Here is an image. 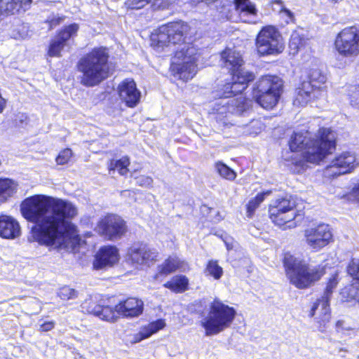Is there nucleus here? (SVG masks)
<instances>
[{"instance_id": "obj_1", "label": "nucleus", "mask_w": 359, "mask_h": 359, "mask_svg": "<svg viewBox=\"0 0 359 359\" xmlns=\"http://www.w3.org/2000/svg\"><path fill=\"white\" fill-rule=\"evenodd\" d=\"M20 210L25 219L36 224L34 236L40 244L67 250H73L79 244L76 227L71 222L78 210L72 202L35 195L22 201Z\"/></svg>"}, {"instance_id": "obj_2", "label": "nucleus", "mask_w": 359, "mask_h": 359, "mask_svg": "<svg viewBox=\"0 0 359 359\" xmlns=\"http://www.w3.org/2000/svg\"><path fill=\"white\" fill-rule=\"evenodd\" d=\"M292 151H302L303 161L295 163L304 168V163L318 164L335 148V135L330 128H320L314 136L306 130L295 131L289 142Z\"/></svg>"}, {"instance_id": "obj_3", "label": "nucleus", "mask_w": 359, "mask_h": 359, "mask_svg": "<svg viewBox=\"0 0 359 359\" xmlns=\"http://www.w3.org/2000/svg\"><path fill=\"white\" fill-rule=\"evenodd\" d=\"M232 74V82L224 86L222 96L217 100L212 108V114L218 116L216 118L222 120V117L228 113L242 114L250 109L251 100L243 96L228 100L231 95L241 93L248 86V83L254 80L253 74L248 71H241Z\"/></svg>"}, {"instance_id": "obj_4", "label": "nucleus", "mask_w": 359, "mask_h": 359, "mask_svg": "<svg viewBox=\"0 0 359 359\" xmlns=\"http://www.w3.org/2000/svg\"><path fill=\"white\" fill-rule=\"evenodd\" d=\"M109 54L104 48H94L79 62L78 69L82 73L81 83L94 86L109 76Z\"/></svg>"}, {"instance_id": "obj_5", "label": "nucleus", "mask_w": 359, "mask_h": 359, "mask_svg": "<svg viewBox=\"0 0 359 359\" xmlns=\"http://www.w3.org/2000/svg\"><path fill=\"white\" fill-rule=\"evenodd\" d=\"M283 264L290 283L299 289L310 287L324 274V268L313 266L289 252L284 255Z\"/></svg>"}, {"instance_id": "obj_6", "label": "nucleus", "mask_w": 359, "mask_h": 359, "mask_svg": "<svg viewBox=\"0 0 359 359\" xmlns=\"http://www.w3.org/2000/svg\"><path fill=\"white\" fill-rule=\"evenodd\" d=\"M236 316V309L219 299L210 303L208 313L200 321L205 336L217 335L231 327Z\"/></svg>"}, {"instance_id": "obj_7", "label": "nucleus", "mask_w": 359, "mask_h": 359, "mask_svg": "<svg viewBox=\"0 0 359 359\" xmlns=\"http://www.w3.org/2000/svg\"><path fill=\"white\" fill-rule=\"evenodd\" d=\"M189 30V25L183 21L163 25L151 33V46L158 53L170 50L172 46L184 41Z\"/></svg>"}, {"instance_id": "obj_8", "label": "nucleus", "mask_w": 359, "mask_h": 359, "mask_svg": "<svg viewBox=\"0 0 359 359\" xmlns=\"http://www.w3.org/2000/svg\"><path fill=\"white\" fill-rule=\"evenodd\" d=\"M200 53L193 43H184L172 57L170 70L172 75L184 81L192 79L197 72Z\"/></svg>"}, {"instance_id": "obj_9", "label": "nucleus", "mask_w": 359, "mask_h": 359, "mask_svg": "<svg viewBox=\"0 0 359 359\" xmlns=\"http://www.w3.org/2000/svg\"><path fill=\"white\" fill-rule=\"evenodd\" d=\"M308 81H303L295 90L293 104L305 106L310 101L318 99L325 93L326 77L318 69H311Z\"/></svg>"}, {"instance_id": "obj_10", "label": "nucleus", "mask_w": 359, "mask_h": 359, "mask_svg": "<svg viewBox=\"0 0 359 359\" xmlns=\"http://www.w3.org/2000/svg\"><path fill=\"white\" fill-rule=\"evenodd\" d=\"M282 81L277 76H263L257 84L253 97L262 107L269 109L275 107L280 98Z\"/></svg>"}, {"instance_id": "obj_11", "label": "nucleus", "mask_w": 359, "mask_h": 359, "mask_svg": "<svg viewBox=\"0 0 359 359\" xmlns=\"http://www.w3.org/2000/svg\"><path fill=\"white\" fill-rule=\"evenodd\" d=\"M269 213L272 222L285 228H294L297 226L294 221L297 217L295 203L287 198H278L269 206Z\"/></svg>"}, {"instance_id": "obj_12", "label": "nucleus", "mask_w": 359, "mask_h": 359, "mask_svg": "<svg viewBox=\"0 0 359 359\" xmlns=\"http://www.w3.org/2000/svg\"><path fill=\"white\" fill-rule=\"evenodd\" d=\"M256 47L261 55H276L283 52L284 43L279 31L274 26L268 25L259 32Z\"/></svg>"}, {"instance_id": "obj_13", "label": "nucleus", "mask_w": 359, "mask_h": 359, "mask_svg": "<svg viewBox=\"0 0 359 359\" xmlns=\"http://www.w3.org/2000/svg\"><path fill=\"white\" fill-rule=\"evenodd\" d=\"M334 49L339 55L352 58L359 55V28L352 26L340 31L334 40Z\"/></svg>"}, {"instance_id": "obj_14", "label": "nucleus", "mask_w": 359, "mask_h": 359, "mask_svg": "<svg viewBox=\"0 0 359 359\" xmlns=\"http://www.w3.org/2000/svg\"><path fill=\"white\" fill-rule=\"evenodd\" d=\"M303 235L305 245L314 252L320 251L332 241L330 228L324 223L308 226L304 230Z\"/></svg>"}, {"instance_id": "obj_15", "label": "nucleus", "mask_w": 359, "mask_h": 359, "mask_svg": "<svg viewBox=\"0 0 359 359\" xmlns=\"http://www.w3.org/2000/svg\"><path fill=\"white\" fill-rule=\"evenodd\" d=\"M359 166V161L353 151H343L336 155L325 167L323 175L332 178L352 172Z\"/></svg>"}, {"instance_id": "obj_16", "label": "nucleus", "mask_w": 359, "mask_h": 359, "mask_svg": "<svg viewBox=\"0 0 359 359\" xmlns=\"http://www.w3.org/2000/svg\"><path fill=\"white\" fill-rule=\"evenodd\" d=\"M95 230L105 239L114 241L125 236L128 227L126 222L120 216L107 214L98 221Z\"/></svg>"}, {"instance_id": "obj_17", "label": "nucleus", "mask_w": 359, "mask_h": 359, "mask_svg": "<svg viewBox=\"0 0 359 359\" xmlns=\"http://www.w3.org/2000/svg\"><path fill=\"white\" fill-rule=\"evenodd\" d=\"M348 273L353 277L352 284L341 290L340 296L343 302H359V259H352L347 266Z\"/></svg>"}, {"instance_id": "obj_18", "label": "nucleus", "mask_w": 359, "mask_h": 359, "mask_svg": "<svg viewBox=\"0 0 359 359\" xmlns=\"http://www.w3.org/2000/svg\"><path fill=\"white\" fill-rule=\"evenodd\" d=\"M128 256L133 264L149 266L157 261L158 252L147 245H140L129 248Z\"/></svg>"}, {"instance_id": "obj_19", "label": "nucleus", "mask_w": 359, "mask_h": 359, "mask_svg": "<svg viewBox=\"0 0 359 359\" xmlns=\"http://www.w3.org/2000/svg\"><path fill=\"white\" fill-rule=\"evenodd\" d=\"M81 306L82 311L93 314L94 316L99 317L100 319L108 322H113L117 318V315L118 314L116 311V306L113 308L109 306H102L100 304H96L93 302L86 301Z\"/></svg>"}, {"instance_id": "obj_20", "label": "nucleus", "mask_w": 359, "mask_h": 359, "mask_svg": "<svg viewBox=\"0 0 359 359\" xmlns=\"http://www.w3.org/2000/svg\"><path fill=\"white\" fill-rule=\"evenodd\" d=\"M118 95L120 98L129 107L136 106L141 96L140 92L137 89L135 81L129 79L124 80L119 84Z\"/></svg>"}, {"instance_id": "obj_21", "label": "nucleus", "mask_w": 359, "mask_h": 359, "mask_svg": "<svg viewBox=\"0 0 359 359\" xmlns=\"http://www.w3.org/2000/svg\"><path fill=\"white\" fill-rule=\"evenodd\" d=\"M338 283L337 277L332 276L326 286L325 292L321 299H319L313 304L311 309V315L313 316L316 313V309L321 306L323 311L322 318L323 321L328 320L330 316V299L333 290L337 287Z\"/></svg>"}, {"instance_id": "obj_22", "label": "nucleus", "mask_w": 359, "mask_h": 359, "mask_svg": "<svg viewBox=\"0 0 359 359\" xmlns=\"http://www.w3.org/2000/svg\"><path fill=\"white\" fill-rule=\"evenodd\" d=\"M118 260V252L114 246H105L96 254L93 266L96 269H102L111 266Z\"/></svg>"}, {"instance_id": "obj_23", "label": "nucleus", "mask_w": 359, "mask_h": 359, "mask_svg": "<svg viewBox=\"0 0 359 359\" xmlns=\"http://www.w3.org/2000/svg\"><path fill=\"white\" fill-rule=\"evenodd\" d=\"M144 303L137 298H128L116 306V311L119 314L126 318H135L141 315L143 312Z\"/></svg>"}, {"instance_id": "obj_24", "label": "nucleus", "mask_w": 359, "mask_h": 359, "mask_svg": "<svg viewBox=\"0 0 359 359\" xmlns=\"http://www.w3.org/2000/svg\"><path fill=\"white\" fill-rule=\"evenodd\" d=\"M19 222L13 217L3 215L0 216V237L13 240L20 236Z\"/></svg>"}, {"instance_id": "obj_25", "label": "nucleus", "mask_w": 359, "mask_h": 359, "mask_svg": "<svg viewBox=\"0 0 359 359\" xmlns=\"http://www.w3.org/2000/svg\"><path fill=\"white\" fill-rule=\"evenodd\" d=\"M221 57L225 67L229 69L231 74L245 71L241 68L244 63L242 55L236 50L226 49L222 53Z\"/></svg>"}, {"instance_id": "obj_26", "label": "nucleus", "mask_w": 359, "mask_h": 359, "mask_svg": "<svg viewBox=\"0 0 359 359\" xmlns=\"http://www.w3.org/2000/svg\"><path fill=\"white\" fill-rule=\"evenodd\" d=\"M32 0H0V19L3 16L14 15L20 11H25Z\"/></svg>"}, {"instance_id": "obj_27", "label": "nucleus", "mask_w": 359, "mask_h": 359, "mask_svg": "<svg viewBox=\"0 0 359 359\" xmlns=\"http://www.w3.org/2000/svg\"><path fill=\"white\" fill-rule=\"evenodd\" d=\"M235 4L241 20L248 23L256 22L257 11L254 4L250 0H235Z\"/></svg>"}, {"instance_id": "obj_28", "label": "nucleus", "mask_w": 359, "mask_h": 359, "mask_svg": "<svg viewBox=\"0 0 359 359\" xmlns=\"http://www.w3.org/2000/svg\"><path fill=\"white\" fill-rule=\"evenodd\" d=\"M165 322L163 319H158L142 327L140 332L135 336V341H140L144 339L149 338L153 334L163 329L165 327Z\"/></svg>"}, {"instance_id": "obj_29", "label": "nucleus", "mask_w": 359, "mask_h": 359, "mask_svg": "<svg viewBox=\"0 0 359 359\" xmlns=\"http://www.w3.org/2000/svg\"><path fill=\"white\" fill-rule=\"evenodd\" d=\"M18 183L8 178H0V202H5L18 190Z\"/></svg>"}, {"instance_id": "obj_30", "label": "nucleus", "mask_w": 359, "mask_h": 359, "mask_svg": "<svg viewBox=\"0 0 359 359\" xmlns=\"http://www.w3.org/2000/svg\"><path fill=\"white\" fill-rule=\"evenodd\" d=\"M189 280L185 276H175L163 286L166 288L170 289L172 292L177 293H181L186 291L188 289Z\"/></svg>"}, {"instance_id": "obj_31", "label": "nucleus", "mask_w": 359, "mask_h": 359, "mask_svg": "<svg viewBox=\"0 0 359 359\" xmlns=\"http://www.w3.org/2000/svg\"><path fill=\"white\" fill-rule=\"evenodd\" d=\"M181 262L177 257H169L161 265L158 266V273L156 278L161 276H167L181 268Z\"/></svg>"}, {"instance_id": "obj_32", "label": "nucleus", "mask_w": 359, "mask_h": 359, "mask_svg": "<svg viewBox=\"0 0 359 359\" xmlns=\"http://www.w3.org/2000/svg\"><path fill=\"white\" fill-rule=\"evenodd\" d=\"M306 42L302 34L298 31H294L290 36L289 41L290 53L292 55H296L299 50L303 48Z\"/></svg>"}, {"instance_id": "obj_33", "label": "nucleus", "mask_w": 359, "mask_h": 359, "mask_svg": "<svg viewBox=\"0 0 359 359\" xmlns=\"http://www.w3.org/2000/svg\"><path fill=\"white\" fill-rule=\"evenodd\" d=\"M271 190L258 194L255 198L249 201L247 205V210L248 216L251 217L255 210L259 206V205L264 201L266 196H269L271 194Z\"/></svg>"}, {"instance_id": "obj_34", "label": "nucleus", "mask_w": 359, "mask_h": 359, "mask_svg": "<svg viewBox=\"0 0 359 359\" xmlns=\"http://www.w3.org/2000/svg\"><path fill=\"white\" fill-rule=\"evenodd\" d=\"M130 165V159L128 156H123L119 160L111 161L109 168L111 170H118V172L121 175H126L128 172V165Z\"/></svg>"}, {"instance_id": "obj_35", "label": "nucleus", "mask_w": 359, "mask_h": 359, "mask_svg": "<svg viewBox=\"0 0 359 359\" xmlns=\"http://www.w3.org/2000/svg\"><path fill=\"white\" fill-rule=\"evenodd\" d=\"M78 30L79 25L77 24L69 25L58 34L57 39L65 44L67 40L76 35Z\"/></svg>"}, {"instance_id": "obj_36", "label": "nucleus", "mask_w": 359, "mask_h": 359, "mask_svg": "<svg viewBox=\"0 0 359 359\" xmlns=\"http://www.w3.org/2000/svg\"><path fill=\"white\" fill-rule=\"evenodd\" d=\"M205 273L212 276L215 280H219L223 275V269L217 261L210 260L206 266Z\"/></svg>"}, {"instance_id": "obj_37", "label": "nucleus", "mask_w": 359, "mask_h": 359, "mask_svg": "<svg viewBox=\"0 0 359 359\" xmlns=\"http://www.w3.org/2000/svg\"><path fill=\"white\" fill-rule=\"evenodd\" d=\"M215 168L219 175L228 180H233L236 177V172L222 162L215 163Z\"/></svg>"}, {"instance_id": "obj_38", "label": "nucleus", "mask_w": 359, "mask_h": 359, "mask_svg": "<svg viewBox=\"0 0 359 359\" xmlns=\"http://www.w3.org/2000/svg\"><path fill=\"white\" fill-rule=\"evenodd\" d=\"M65 44L57 38L54 39L50 44L48 49V55L51 57H58L60 52L64 48Z\"/></svg>"}, {"instance_id": "obj_39", "label": "nucleus", "mask_w": 359, "mask_h": 359, "mask_svg": "<svg viewBox=\"0 0 359 359\" xmlns=\"http://www.w3.org/2000/svg\"><path fill=\"white\" fill-rule=\"evenodd\" d=\"M58 296L62 300H69L77 297V292L68 286L61 287L58 292Z\"/></svg>"}, {"instance_id": "obj_40", "label": "nucleus", "mask_w": 359, "mask_h": 359, "mask_svg": "<svg viewBox=\"0 0 359 359\" xmlns=\"http://www.w3.org/2000/svg\"><path fill=\"white\" fill-rule=\"evenodd\" d=\"M264 128V124L259 119H253L250 122L249 124L246 126L247 132L250 135H257Z\"/></svg>"}, {"instance_id": "obj_41", "label": "nucleus", "mask_w": 359, "mask_h": 359, "mask_svg": "<svg viewBox=\"0 0 359 359\" xmlns=\"http://www.w3.org/2000/svg\"><path fill=\"white\" fill-rule=\"evenodd\" d=\"M72 156V151L70 149H65L60 152L56 157V162L58 165H65L69 162Z\"/></svg>"}, {"instance_id": "obj_42", "label": "nucleus", "mask_w": 359, "mask_h": 359, "mask_svg": "<svg viewBox=\"0 0 359 359\" xmlns=\"http://www.w3.org/2000/svg\"><path fill=\"white\" fill-rule=\"evenodd\" d=\"M151 1L152 0H126L125 4L130 9H141Z\"/></svg>"}, {"instance_id": "obj_43", "label": "nucleus", "mask_w": 359, "mask_h": 359, "mask_svg": "<svg viewBox=\"0 0 359 359\" xmlns=\"http://www.w3.org/2000/svg\"><path fill=\"white\" fill-rule=\"evenodd\" d=\"M280 20L285 25L294 22L295 16L293 12L286 8L278 15Z\"/></svg>"}, {"instance_id": "obj_44", "label": "nucleus", "mask_w": 359, "mask_h": 359, "mask_svg": "<svg viewBox=\"0 0 359 359\" xmlns=\"http://www.w3.org/2000/svg\"><path fill=\"white\" fill-rule=\"evenodd\" d=\"M351 104L356 108H359V86L353 87L350 90L349 94Z\"/></svg>"}, {"instance_id": "obj_45", "label": "nucleus", "mask_w": 359, "mask_h": 359, "mask_svg": "<svg viewBox=\"0 0 359 359\" xmlns=\"http://www.w3.org/2000/svg\"><path fill=\"white\" fill-rule=\"evenodd\" d=\"M135 183L141 187H148L153 183V180L151 177L140 175L135 177Z\"/></svg>"}, {"instance_id": "obj_46", "label": "nucleus", "mask_w": 359, "mask_h": 359, "mask_svg": "<svg viewBox=\"0 0 359 359\" xmlns=\"http://www.w3.org/2000/svg\"><path fill=\"white\" fill-rule=\"evenodd\" d=\"M271 6L273 11L277 13L278 15L287 8L282 0H272Z\"/></svg>"}, {"instance_id": "obj_47", "label": "nucleus", "mask_w": 359, "mask_h": 359, "mask_svg": "<svg viewBox=\"0 0 359 359\" xmlns=\"http://www.w3.org/2000/svg\"><path fill=\"white\" fill-rule=\"evenodd\" d=\"M155 9H165L171 4V0H152L151 2Z\"/></svg>"}, {"instance_id": "obj_48", "label": "nucleus", "mask_w": 359, "mask_h": 359, "mask_svg": "<svg viewBox=\"0 0 359 359\" xmlns=\"http://www.w3.org/2000/svg\"><path fill=\"white\" fill-rule=\"evenodd\" d=\"M322 315H323V311L321 310V306H320L318 307V309H316V313L313 315V316H311V313L309 314L310 316L311 317H313V316H316V319L318 320V322L320 324V325H325V323H327V322H329L330 319V316H329V318L326 321H323V318H321L322 317Z\"/></svg>"}, {"instance_id": "obj_49", "label": "nucleus", "mask_w": 359, "mask_h": 359, "mask_svg": "<svg viewBox=\"0 0 359 359\" xmlns=\"http://www.w3.org/2000/svg\"><path fill=\"white\" fill-rule=\"evenodd\" d=\"M55 326L53 321L45 322L40 325V330L43 332H48L51 330Z\"/></svg>"}, {"instance_id": "obj_50", "label": "nucleus", "mask_w": 359, "mask_h": 359, "mask_svg": "<svg viewBox=\"0 0 359 359\" xmlns=\"http://www.w3.org/2000/svg\"><path fill=\"white\" fill-rule=\"evenodd\" d=\"M350 196L359 201V184L352 190Z\"/></svg>"}, {"instance_id": "obj_51", "label": "nucleus", "mask_w": 359, "mask_h": 359, "mask_svg": "<svg viewBox=\"0 0 359 359\" xmlns=\"http://www.w3.org/2000/svg\"><path fill=\"white\" fill-rule=\"evenodd\" d=\"M62 20H63L62 18H53L50 21V27L55 26V25L60 24Z\"/></svg>"}, {"instance_id": "obj_52", "label": "nucleus", "mask_w": 359, "mask_h": 359, "mask_svg": "<svg viewBox=\"0 0 359 359\" xmlns=\"http://www.w3.org/2000/svg\"><path fill=\"white\" fill-rule=\"evenodd\" d=\"M216 0H198V1L205 2L206 4H210L212 2L215 1Z\"/></svg>"}, {"instance_id": "obj_53", "label": "nucleus", "mask_w": 359, "mask_h": 359, "mask_svg": "<svg viewBox=\"0 0 359 359\" xmlns=\"http://www.w3.org/2000/svg\"><path fill=\"white\" fill-rule=\"evenodd\" d=\"M341 325H342V322L338 321L337 323V324H336V326H337V328H339V327H340L341 326Z\"/></svg>"}, {"instance_id": "obj_54", "label": "nucleus", "mask_w": 359, "mask_h": 359, "mask_svg": "<svg viewBox=\"0 0 359 359\" xmlns=\"http://www.w3.org/2000/svg\"><path fill=\"white\" fill-rule=\"evenodd\" d=\"M13 36L15 38V39H20V38H22V36L19 35V36H17L15 34H13Z\"/></svg>"}, {"instance_id": "obj_55", "label": "nucleus", "mask_w": 359, "mask_h": 359, "mask_svg": "<svg viewBox=\"0 0 359 359\" xmlns=\"http://www.w3.org/2000/svg\"><path fill=\"white\" fill-rule=\"evenodd\" d=\"M332 2H334V3H337L339 2L340 0H330Z\"/></svg>"}]
</instances>
